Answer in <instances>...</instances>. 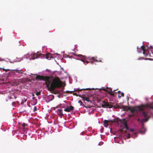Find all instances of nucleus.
I'll return each instance as SVG.
<instances>
[{"label": "nucleus", "mask_w": 153, "mask_h": 153, "mask_svg": "<svg viewBox=\"0 0 153 153\" xmlns=\"http://www.w3.org/2000/svg\"><path fill=\"white\" fill-rule=\"evenodd\" d=\"M36 80L45 81L47 87L50 86V89L53 91L56 88H61L62 86V82L58 77L53 78L52 76H43L36 74Z\"/></svg>", "instance_id": "f257e3e1"}, {"label": "nucleus", "mask_w": 153, "mask_h": 153, "mask_svg": "<svg viewBox=\"0 0 153 153\" xmlns=\"http://www.w3.org/2000/svg\"><path fill=\"white\" fill-rule=\"evenodd\" d=\"M146 107H148L150 109H153V102L145 105H143L141 106H139L134 107H130L122 105H117V108L123 109V111H124L129 110L130 112L133 114L137 112L142 111L143 115L145 117H147V113L144 111Z\"/></svg>", "instance_id": "f03ea898"}, {"label": "nucleus", "mask_w": 153, "mask_h": 153, "mask_svg": "<svg viewBox=\"0 0 153 153\" xmlns=\"http://www.w3.org/2000/svg\"><path fill=\"white\" fill-rule=\"evenodd\" d=\"M74 56H75L76 57L78 58L77 59H78L79 60L83 62L85 65L88 64L89 62L87 61L86 62L85 61V56H83L81 54H78V55L75 54Z\"/></svg>", "instance_id": "7ed1b4c3"}, {"label": "nucleus", "mask_w": 153, "mask_h": 153, "mask_svg": "<svg viewBox=\"0 0 153 153\" xmlns=\"http://www.w3.org/2000/svg\"><path fill=\"white\" fill-rule=\"evenodd\" d=\"M141 50L143 51V54L145 56H151V54L148 50H146V48L142 45L141 47Z\"/></svg>", "instance_id": "20e7f679"}, {"label": "nucleus", "mask_w": 153, "mask_h": 153, "mask_svg": "<svg viewBox=\"0 0 153 153\" xmlns=\"http://www.w3.org/2000/svg\"><path fill=\"white\" fill-rule=\"evenodd\" d=\"M111 102L109 103L108 102H106L104 101H102V103L100 104V106H102V107L104 108H111L113 107V105L111 104Z\"/></svg>", "instance_id": "39448f33"}, {"label": "nucleus", "mask_w": 153, "mask_h": 153, "mask_svg": "<svg viewBox=\"0 0 153 153\" xmlns=\"http://www.w3.org/2000/svg\"><path fill=\"white\" fill-rule=\"evenodd\" d=\"M45 56L44 54L41 53L39 54H38L37 53H33L31 54V58L30 59L33 60L34 59H35L37 58H43V57L44 56Z\"/></svg>", "instance_id": "423d86ee"}, {"label": "nucleus", "mask_w": 153, "mask_h": 153, "mask_svg": "<svg viewBox=\"0 0 153 153\" xmlns=\"http://www.w3.org/2000/svg\"><path fill=\"white\" fill-rule=\"evenodd\" d=\"M120 121L123 124L124 128L126 130L128 129V127L127 124V120L126 119H123L122 120H120Z\"/></svg>", "instance_id": "0eeeda50"}, {"label": "nucleus", "mask_w": 153, "mask_h": 153, "mask_svg": "<svg viewBox=\"0 0 153 153\" xmlns=\"http://www.w3.org/2000/svg\"><path fill=\"white\" fill-rule=\"evenodd\" d=\"M45 56L42 58H46L47 59L50 60L51 58H53L52 54L50 53H48L46 55L44 54Z\"/></svg>", "instance_id": "6e6552de"}, {"label": "nucleus", "mask_w": 153, "mask_h": 153, "mask_svg": "<svg viewBox=\"0 0 153 153\" xmlns=\"http://www.w3.org/2000/svg\"><path fill=\"white\" fill-rule=\"evenodd\" d=\"M74 108V107L72 106H71L69 107H67L66 108H65L64 109V111L66 112H69L70 111L72 110Z\"/></svg>", "instance_id": "1a4fd4ad"}, {"label": "nucleus", "mask_w": 153, "mask_h": 153, "mask_svg": "<svg viewBox=\"0 0 153 153\" xmlns=\"http://www.w3.org/2000/svg\"><path fill=\"white\" fill-rule=\"evenodd\" d=\"M57 114L60 117H62L63 115L62 109H58L57 111Z\"/></svg>", "instance_id": "9d476101"}, {"label": "nucleus", "mask_w": 153, "mask_h": 153, "mask_svg": "<svg viewBox=\"0 0 153 153\" xmlns=\"http://www.w3.org/2000/svg\"><path fill=\"white\" fill-rule=\"evenodd\" d=\"M110 122H112V120H105L104 121V126L105 127H107L108 126V123Z\"/></svg>", "instance_id": "9b49d317"}, {"label": "nucleus", "mask_w": 153, "mask_h": 153, "mask_svg": "<svg viewBox=\"0 0 153 153\" xmlns=\"http://www.w3.org/2000/svg\"><path fill=\"white\" fill-rule=\"evenodd\" d=\"M13 71H14L15 72H14V73H17L19 74H23V71H22L21 70H18L17 69L14 70H13Z\"/></svg>", "instance_id": "f8f14e48"}, {"label": "nucleus", "mask_w": 153, "mask_h": 153, "mask_svg": "<svg viewBox=\"0 0 153 153\" xmlns=\"http://www.w3.org/2000/svg\"><path fill=\"white\" fill-rule=\"evenodd\" d=\"M90 59L93 60L95 62H101L102 60H98L95 59V58L94 57H91Z\"/></svg>", "instance_id": "ddd939ff"}, {"label": "nucleus", "mask_w": 153, "mask_h": 153, "mask_svg": "<svg viewBox=\"0 0 153 153\" xmlns=\"http://www.w3.org/2000/svg\"><path fill=\"white\" fill-rule=\"evenodd\" d=\"M82 98H83V100H85L87 102H89L90 101V99L88 97H83Z\"/></svg>", "instance_id": "4468645a"}, {"label": "nucleus", "mask_w": 153, "mask_h": 153, "mask_svg": "<svg viewBox=\"0 0 153 153\" xmlns=\"http://www.w3.org/2000/svg\"><path fill=\"white\" fill-rule=\"evenodd\" d=\"M106 89L107 90H106V91L108 92L109 93L112 91V89L111 88L107 87Z\"/></svg>", "instance_id": "2eb2a0df"}, {"label": "nucleus", "mask_w": 153, "mask_h": 153, "mask_svg": "<svg viewBox=\"0 0 153 153\" xmlns=\"http://www.w3.org/2000/svg\"><path fill=\"white\" fill-rule=\"evenodd\" d=\"M148 118H143V119L141 120L140 122L141 123H143V121H147L148 120Z\"/></svg>", "instance_id": "dca6fc26"}, {"label": "nucleus", "mask_w": 153, "mask_h": 153, "mask_svg": "<svg viewBox=\"0 0 153 153\" xmlns=\"http://www.w3.org/2000/svg\"><path fill=\"white\" fill-rule=\"evenodd\" d=\"M27 124H25V123H24L22 124V128L23 129H25V126H27Z\"/></svg>", "instance_id": "f3484780"}, {"label": "nucleus", "mask_w": 153, "mask_h": 153, "mask_svg": "<svg viewBox=\"0 0 153 153\" xmlns=\"http://www.w3.org/2000/svg\"><path fill=\"white\" fill-rule=\"evenodd\" d=\"M124 96V94L123 93H121L120 94H119L118 95V97H121V96L123 97Z\"/></svg>", "instance_id": "a211bd4d"}, {"label": "nucleus", "mask_w": 153, "mask_h": 153, "mask_svg": "<svg viewBox=\"0 0 153 153\" xmlns=\"http://www.w3.org/2000/svg\"><path fill=\"white\" fill-rule=\"evenodd\" d=\"M88 89H89L88 88H86V89H79V88H78L77 90L79 91H81L82 90H88Z\"/></svg>", "instance_id": "6ab92c4d"}, {"label": "nucleus", "mask_w": 153, "mask_h": 153, "mask_svg": "<svg viewBox=\"0 0 153 153\" xmlns=\"http://www.w3.org/2000/svg\"><path fill=\"white\" fill-rule=\"evenodd\" d=\"M109 94L112 96H114V91H112Z\"/></svg>", "instance_id": "aec40b11"}, {"label": "nucleus", "mask_w": 153, "mask_h": 153, "mask_svg": "<svg viewBox=\"0 0 153 153\" xmlns=\"http://www.w3.org/2000/svg\"><path fill=\"white\" fill-rule=\"evenodd\" d=\"M36 94L37 96H39L41 92L40 91L37 92L36 93Z\"/></svg>", "instance_id": "412c9836"}, {"label": "nucleus", "mask_w": 153, "mask_h": 153, "mask_svg": "<svg viewBox=\"0 0 153 153\" xmlns=\"http://www.w3.org/2000/svg\"><path fill=\"white\" fill-rule=\"evenodd\" d=\"M73 92V91H67L66 92V93H72Z\"/></svg>", "instance_id": "4be33fe9"}, {"label": "nucleus", "mask_w": 153, "mask_h": 153, "mask_svg": "<svg viewBox=\"0 0 153 153\" xmlns=\"http://www.w3.org/2000/svg\"><path fill=\"white\" fill-rule=\"evenodd\" d=\"M34 111H36V110H37V108H36V106H35L34 107Z\"/></svg>", "instance_id": "5701e85b"}, {"label": "nucleus", "mask_w": 153, "mask_h": 153, "mask_svg": "<svg viewBox=\"0 0 153 153\" xmlns=\"http://www.w3.org/2000/svg\"><path fill=\"white\" fill-rule=\"evenodd\" d=\"M78 102H79V103H80V104L81 105V104L82 103V101H81V100H79V101H78Z\"/></svg>", "instance_id": "b1692460"}, {"label": "nucleus", "mask_w": 153, "mask_h": 153, "mask_svg": "<svg viewBox=\"0 0 153 153\" xmlns=\"http://www.w3.org/2000/svg\"><path fill=\"white\" fill-rule=\"evenodd\" d=\"M73 94L74 95H76V96L77 95L76 93L74 92V93H73Z\"/></svg>", "instance_id": "393cba45"}, {"label": "nucleus", "mask_w": 153, "mask_h": 153, "mask_svg": "<svg viewBox=\"0 0 153 153\" xmlns=\"http://www.w3.org/2000/svg\"><path fill=\"white\" fill-rule=\"evenodd\" d=\"M58 93V92L57 91H55V92L54 93L55 94H56Z\"/></svg>", "instance_id": "a878e982"}, {"label": "nucleus", "mask_w": 153, "mask_h": 153, "mask_svg": "<svg viewBox=\"0 0 153 153\" xmlns=\"http://www.w3.org/2000/svg\"><path fill=\"white\" fill-rule=\"evenodd\" d=\"M140 121V119H138L137 120V121L138 122H139Z\"/></svg>", "instance_id": "bb28decb"}, {"label": "nucleus", "mask_w": 153, "mask_h": 153, "mask_svg": "<svg viewBox=\"0 0 153 153\" xmlns=\"http://www.w3.org/2000/svg\"><path fill=\"white\" fill-rule=\"evenodd\" d=\"M140 49H138L137 48V51H138V52H139L140 51H139V50H140Z\"/></svg>", "instance_id": "cd10ccee"}, {"label": "nucleus", "mask_w": 153, "mask_h": 153, "mask_svg": "<svg viewBox=\"0 0 153 153\" xmlns=\"http://www.w3.org/2000/svg\"><path fill=\"white\" fill-rule=\"evenodd\" d=\"M117 92H118V93H121V92H120V91H118Z\"/></svg>", "instance_id": "c85d7f7f"}, {"label": "nucleus", "mask_w": 153, "mask_h": 153, "mask_svg": "<svg viewBox=\"0 0 153 153\" xmlns=\"http://www.w3.org/2000/svg\"><path fill=\"white\" fill-rule=\"evenodd\" d=\"M91 64H92L93 63V62H91Z\"/></svg>", "instance_id": "c756f323"}, {"label": "nucleus", "mask_w": 153, "mask_h": 153, "mask_svg": "<svg viewBox=\"0 0 153 153\" xmlns=\"http://www.w3.org/2000/svg\"><path fill=\"white\" fill-rule=\"evenodd\" d=\"M58 107V106H57V107H56L55 108H57Z\"/></svg>", "instance_id": "7c9ffc66"}, {"label": "nucleus", "mask_w": 153, "mask_h": 153, "mask_svg": "<svg viewBox=\"0 0 153 153\" xmlns=\"http://www.w3.org/2000/svg\"><path fill=\"white\" fill-rule=\"evenodd\" d=\"M3 70L4 71V70H5V69H3Z\"/></svg>", "instance_id": "2f4dec72"}, {"label": "nucleus", "mask_w": 153, "mask_h": 153, "mask_svg": "<svg viewBox=\"0 0 153 153\" xmlns=\"http://www.w3.org/2000/svg\"><path fill=\"white\" fill-rule=\"evenodd\" d=\"M34 96V94H33V96Z\"/></svg>", "instance_id": "473e14b6"}]
</instances>
